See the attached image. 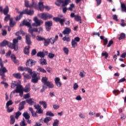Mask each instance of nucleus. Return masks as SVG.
<instances>
[{"label": "nucleus", "instance_id": "nucleus-1", "mask_svg": "<svg viewBox=\"0 0 126 126\" xmlns=\"http://www.w3.org/2000/svg\"><path fill=\"white\" fill-rule=\"evenodd\" d=\"M6 45L11 49H14L15 51L18 50V41L16 39L13 40V43L8 42V41L6 40H4L0 43V47H4V46H6Z\"/></svg>", "mask_w": 126, "mask_h": 126}, {"label": "nucleus", "instance_id": "nucleus-2", "mask_svg": "<svg viewBox=\"0 0 126 126\" xmlns=\"http://www.w3.org/2000/svg\"><path fill=\"white\" fill-rule=\"evenodd\" d=\"M21 84V82H20V81H19L18 82V84L17 85L16 89L11 93V96H13L15 93H19V96H20V97H23L24 92L23 87H22Z\"/></svg>", "mask_w": 126, "mask_h": 126}, {"label": "nucleus", "instance_id": "nucleus-3", "mask_svg": "<svg viewBox=\"0 0 126 126\" xmlns=\"http://www.w3.org/2000/svg\"><path fill=\"white\" fill-rule=\"evenodd\" d=\"M31 36L29 34L26 35V43L29 46H26L24 49V53L25 55L29 54V50H30V46L31 45V40L30 39Z\"/></svg>", "mask_w": 126, "mask_h": 126}, {"label": "nucleus", "instance_id": "nucleus-4", "mask_svg": "<svg viewBox=\"0 0 126 126\" xmlns=\"http://www.w3.org/2000/svg\"><path fill=\"white\" fill-rule=\"evenodd\" d=\"M23 14H28V15H33L34 14V11L33 10H30L28 11V9L27 8L23 11V12H21L19 16H17L16 17V20L18 21L20 20L21 17Z\"/></svg>", "mask_w": 126, "mask_h": 126}, {"label": "nucleus", "instance_id": "nucleus-5", "mask_svg": "<svg viewBox=\"0 0 126 126\" xmlns=\"http://www.w3.org/2000/svg\"><path fill=\"white\" fill-rule=\"evenodd\" d=\"M38 17L43 20H47L49 18H53V15L48 13H42L38 14Z\"/></svg>", "mask_w": 126, "mask_h": 126}, {"label": "nucleus", "instance_id": "nucleus-6", "mask_svg": "<svg viewBox=\"0 0 126 126\" xmlns=\"http://www.w3.org/2000/svg\"><path fill=\"white\" fill-rule=\"evenodd\" d=\"M33 21L35 23H32V26H33L34 27H38V26H41L42 24H43V21L41 20H39L37 17H35L33 18Z\"/></svg>", "mask_w": 126, "mask_h": 126}, {"label": "nucleus", "instance_id": "nucleus-7", "mask_svg": "<svg viewBox=\"0 0 126 126\" xmlns=\"http://www.w3.org/2000/svg\"><path fill=\"white\" fill-rule=\"evenodd\" d=\"M32 76V83H38V81H39V79H40V77L37 75V73L36 72H32V74L31 75Z\"/></svg>", "mask_w": 126, "mask_h": 126}, {"label": "nucleus", "instance_id": "nucleus-8", "mask_svg": "<svg viewBox=\"0 0 126 126\" xmlns=\"http://www.w3.org/2000/svg\"><path fill=\"white\" fill-rule=\"evenodd\" d=\"M38 5L39 9L40 11H44V8H45V9H47V10H50V7L48 6H44V3L42 1L39 2Z\"/></svg>", "mask_w": 126, "mask_h": 126}, {"label": "nucleus", "instance_id": "nucleus-9", "mask_svg": "<svg viewBox=\"0 0 126 126\" xmlns=\"http://www.w3.org/2000/svg\"><path fill=\"white\" fill-rule=\"evenodd\" d=\"M29 21L30 22L27 21L26 20H24L23 21V23L21 24L20 26H23V25H25L30 28L31 27V23L32 22V21H31V20H29Z\"/></svg>", "mask_w": 126, "mask_h": 126}, {"label": "nucleus", "instance_id": "nucleus-10", "mask_svg": "<svg viewBox=\"0 0 126 126\" xmlns=\"http://www.w3.org/2000/svg\"><path fill=\"white\" fill-rule=\"evenodd\" d=\"M48 39L50 44H51V45H54V44H55V42H56V41H58L59 39V36L56 35L55 37H52Z\"/></svg>", "mask_w": 126, "mask_h": 126}, {"label": "nucleus", "instance_id": "nucleus-11", "mask_svg": "<svg viewBox=\"0 0 126 126\" xmlns=\"http://www.w3.org/2000/svg\"><path fill=\"white\" fill-rule=\"evenodd\" d=\"M35 63L36 62L32 59H29L27 61L26 65L27 66L31 67L32 65H34V64H35Z\"/></svg>", "mask_w": 126, "mask_h": 126}, {"label": "nucleus", "instance_id": "nucleus-12", "mask_svg": "<svg viewBox=\"0 0 126 126\" xmlns=\"http://www.w3.org/2000/svg\"><path fill=\"white\" fill-rule=\"evenodd\" d=\"M54 81L57 87H61L62 86V83H61V79L60 78L56 77Z\"/></svg>", "mask_w": 126, "mask_h": 126}, {"label": "nucleus", "instance_id": "nucleus-13", "mask_svg": "<svg viewBox=\"0 0 126 126\" xmlns=\"http://www.w3.org/2000/svg\"><path fill=\"white\" fill-rule=\"evenodd\" d=\"M71 32V30L69 28H65L62 32L63 35H68Z\"/></svg>", "mask_w": 126, "mask_h": 126}, {"label": "nucleus", "instance_id": "nucleus-14", "mask_svg": "<svg viewBox=\"0 0 126 126\" xmlns=\"http://www.w3.org/2000/svg\"><path fill=\"white\" fill-rule=\"evenodd\" d=\"M7 71V69L5 67H3V65H1V68H0V75L4 74L5 72Z\"/></svg>", "mask_w": 126, "mask_h": 126}, {"label": "nucleus", "instance_id": "nucleus-15", "mask_svg": "<svg viewBox=\"0 0 126 126\" xmlns=\"http://www.w3.org/2000/svg\"><path fill=\"white\" fill-rule=\"evenodd\" d=\"M26 104V101H23L19 104V110L22 111V110H23L24 109V105Z\"/></svg>", "mask_w": 126, "mask_h": 126}, {"label": "nucleus", "instance_id": "nucleus-16", "mask_svg": "<svg viewBox=\"0 0 126 126\" xmlns=\"http://www.w3.org/2000/svg\"><path fill=\"white\" fill-rule=\"evenodd\" d=\"M31 90V89H30V84H28L25 88H23V91L24 92H26L27 93L28 92H29Z\"/></svg>", "mask_w": 126, "mask_h": 126}, {"label": "nucleus", "instance_id": "nucleus-17", "mask_svg": "<svg viewBox=\"0 0 126 126\" xmlns=\"http://www.w3.org/2000/svg\"><path fill=\"white\" fill-rule=\"evenodd\" d=\"M30 8H35V9H39V7L37 5V3L34 1H32V3L30 4Z\"/></svg>", "mask_w": 126, "mask_h": 126}, {"label": "nucleus", "instance_id": "nucleus-18", "mask_svg": "<svg viewBox=\"0 0 126 126\" xmlns=\"http://www.w3.org/2000/svg\"><path fill=\"white\" fill-rule=\"evenodd\" d=\"M11 59L12 61L15 63L16 64H18V61L16 60V57H15V55L12 54L11 56Z\"/></svg>", "mask_w": 126, "mask_h": 126}, {"label": "nucleus", "instance_id": "nucleus-19", "mask_svg": "<svg viewBox=\"0 0 126 126\" xmlns=\"http://www.w3.org/2000/svg\"><path fill=\"white\" fill-rule=\"evenodd\" d=\"M23 116L26 120H29V119H30V115L27 112H24L23 114Z\"/></svg>", "mask_w": 126, "mask_h": 126}, {"label": "nucleus", "instance_id": "nucleus-20", "mask_svg": "<svg viewBox=\"0 0 126 126\" xmlns=\"http://www.w3.org/2000/svg\"><path fill=\"white\" fill-rule=\"evenodd\" d=\"M9 11V8L7 6H6L3 9V12L4 15H7V13H8Z\"/></svg>", "mask_w": 126, "mask_h": 126}, {"label": "nucleus", "instance_id": "nucleus-21", "mask_svg": "<svg viewBox=\"0 0 126 126\" xmlns=\"http://www.w3.org/2000/svg\"><path fill=\"white\" fill-rule=\"evenodd\" d=\"M29 33H34V32H36V28H32V26H31L28 30Z\"/></svg>", "mask_w": 126, "mask_h": 126}, {"label": "nucleus", "instance_id": "nucleus-22", "mask_svg": "<svg viewBox=\"0 0 126 126\" xmlns=\"http://www.w3.org/2000/svg\"><path fill=\"white\" fill-rule=\"evenodd\" d=\"M45 84L48 88H54V85L50 81H48Z\"/></svg>", "mask_w": 126, "mask_h": 126}, {"label": "nucleus", "instance_id": "nucleus-23", "mask_svg": "<svg viewBox=\"0 0 126 126\" xmlns=\"http://www.w3.org/2000/svg\"><path fill=\"white\" fill-rule=\"evenodd\" d=\"M40 64L41 65H46L47 64V60L44 59H41L40 60Z\"/></svg>", "mask_w": 126, "mask_h": 126}, {"label": "nucleus", "instance_id": "nucleus-24", "mask_svg": "<svg viewBox=\"0 0 126 126\" xmlns=\"http://www.w3.org/2000/svg\"><path fill=\"white\" fill-rule=\"evenodd\" d=\"M13 76H14L15 78H17V79H20V78H21V74H20V73H19L13 74Z\"/></svg>", "mask_w": 126, "mask_h": 126}, {"label": "nucleus", "instance_id": "nucleus-25", "mask_svg": "<svg viewBox=\"0 0 126 126\" xmlns=\"http://www.w3.org/2000/svg\"><path fill=\"white\" fill-rule=\"evenodd\" d=\"M44 45L45 47H47V46H49V45H50V42L49 38L48 39L44 38Z\"/></svg>", "mask_w": 126, "mask_h": 126}, {"label": "nucleus", "instance_id": "nucleus-26", "mask_svg": "<svg viewBox=\"0 0 126 126\" xmlns=\"http://www.w3.org/2000/svg\"><path fill=\"white\" fill-rule=\"evenodd\" d=\"M9 25L10 27H13L14 25H15V22H13V19L12 18H11L9 19Z\"/></svg>", "mask_w": 126, "mask_h": 126}, {"label": "nucleus", "instance_id": "nucleus-27", "mask_svg": "<svg viewBox=\"0 0 126 126\" xmlns=\"http://www.w3.org/2000/svg\"><path fill=\"white\" fill-rule=\"evenodd\" d=\"M13 104V102H12V100H10L7 102L6 103L5 108H9V106H11Z\"/></svg>", "mask_w": 126, "mask_h": 126}, {"label": "nucleus", "instance_id": "nucleus-28", "mask_svg": "<svg viewBox=\"0 0 126 126\" xmlns=\"http://www.w3.org/2000/svg\"><path fill=\"white\" fill-rule=\"evenodd\" d=\"M37 41L41 42L42 41H44L45 40V38L44 37H42L41 36L37 35L36 37Z\"/></svg>", "mask_w": 126, "mask_h": 126}, {"label": "nucleus", "instance_id": "nucleus-29", "mask_svg": "<svg viewBox=\"0 0 126 126\" xmlns=\"http://www.w3.org/2000/svg\"><path fill=\"white\" fill-rule=\"evenodd\" d=\"M70 0H64L62 2V6H65V5H67L68 3H69Z\"/></svg>", "mask_w": 126, "mask_h": 126}, {"label": "nucleus", "instance_id": "nucleus-30", "mask_svg": "<svg viewBox=\"0 0 126 126\" xmlns=\"http://www.w3.org/2000/svg\"><path fill=\"white\" fill-rule=\"evenodd\" d=\"M50 121H52V118L49 117H46L44 120V123H45V124H47V123H49Z\"/></svg>", "mask_w": 126, "mask_h": 126}, {"label": "nucleus", "instance_id": "nucleus-31", "mask_svg": "<svg viewBox=\"0 0 126 126\" xmlns=\"http://www.w3.org/2000/svg\"><path fill=\"white\" fill-rule=\"evenodd\" d=\"M37 71H39L40 72H43V73H46V72H47V71H46V70L40 66H38V68H37Z\"/></svg>", "mask_w": 126, "mask_h": 126}, {"label": "nucleus", "instance_id": "nucleus-32", "mask_svg": "<svg viewBox=\"0 0 126 126\" xmlns=\"http://www.w3.org/2000/svg\"><path fill=\"white\" fill-rule=\"evenodd\" d=\"M18 84V83H17L15 81L12 82L11 85V88H13V89H14L15 87H17Z\"/></svg>", "mask_w": 126, "mask_h": 126}, {"label": "nucleus", "instance_id": "nucleus-33", "mask_svg": "<svg viewBox=\"0 0 126 126\" xmlns=\"http://www.w3.org/2000/svg\"><path fill=\"white\" fill-rule=\"evenodd\" d=\"M10 125H13V124H14V123H15V118H14V117H13V115H11L10 117Z\"/></svg>", "mask_w": 126, "mask_h": 126}, {"label": "nucleus", "instance_id": "nucleus-34", "mask_svg": "<svg viewBox=\"0 0 126 126\" xmlns=\"http://www.w3.org/2000/svg\"><path fill=\"white\" fill-rule=\"evenodd\" d=\"M63 40L65 42H70V38L68 36H65L63 38Z\"/></svg>", "mask_w": 126, "mask_h": 126}, {"label": "nucleus", "instance_id": "nucleus-35", "mask_svg": "<svg viewBox=\"0 0 126 126\" xmlns=\"http://www.w3.org/2000/svg\"><path fill=\"white\" fill-rule=\"evenodd\" d=\"M36 32L38 33V34H41V33H43V28L39 27L36 28Z\"/></svg>", "mask_w": 126, "mask_h": 126}, {"label": "nucleus", "instance_id": "nucleus-36", "mask_svg": "<svg viewBox=\"0 0 126 126\" xmlns=\"http://www.w3.org/2000/svg\"><path fill=\"white\" fill-rule=\"evenodd\" d=\"M63 51L64 54H65V55H68L69 53V50H68V48L67 47H63Z\"/></svg>", "mask_w": 126, "mask_h": 126}, {"label": "nucleus", "instance_id": "nucleus-37", "mask_svg": "<svg viewBox=\"0 0 126 126\" xmlns=\"http://www.w3.org/2000/svg\"><path fill=\"white\" fill-rule=\"evenodd\" d=\"M39 104L40 105H43V108H44V109H46V108H47V102H46V101H39Z\"/></svg>", "mask_w": 126, "mask_h": 126}, {"label": "nucleus", "instance_id": "nucleus-38", "mask_svg": "<svg viewBox=\"0 0 126 126\" xmlns=\"http://www.w3.org/2000/svg\"><path fill=\"white\" fill-rule=\"evenodd\" d=\"M25 71H28L29 73H30V75H32L33 74V72H32V69L28 67H26Z\"/></svg>", "mask_w": 126, "mask_h": 126}, {"label": "nucleus", "instance_id": "nucleus-39", "mask_svg": "<svg viewBox=\"0 0 126 126\" xmlns=\"http://www.w3.org/2000/svg\"><path fill=\"white\" fill-rule=\"evenodd\" d=\"M27 102L29 104V105H33V103H34V99L30 98L27 100Z\"/></svg>", "mask_w": 126, "mask_h": 126}, {"label": "nucleus", "instance_id": "nucleus-40", "mask_svg": "<svg viewBox=\"0 0 126 126\" xmlns=\"http://www.w3.org/2000/svg\"><path fill=\"white\" fill-rule=\"evenodd\" d=\"M20 126H27V124L25 123V119L24 118L23 119V121H22L20 123Z\"/></svg>", "mask_w": 126, "mask_h": 126}, {"label": "nucleus", "instance_id": "nucleus-41", "mask_svg": "<svg viewBox=\"0 0 126 126\" xmlns=\"http://www.w3.org/2000/svg\"><path fill=\"white\" fill-rule=\"evenodd\" d=\"M37 57H40V58H44L45 57V54H44V52H39L37 54Z\"/></svg>", "mask_w": 126, "mask_h": 126}, {"label": "nucleus", "instance_id": "nucleus-42", "mask_svg": "<svg viewBox=\"0 0 126 126\" xmlns=\"http://www.w3.org/2000/svg\"><path fill=\"white\" fill-rule=\"evenodd\" d=\"M121 8L123 12H124V11H126V6L125 3H121Z\"/></svg>", "mask_w": 126, "mask_h": 126}, {"label": "nucleus", "instance_id": "nucleus-43", "mask_svg": "<svg viewBox=\"0 0 126 126\" xmlns=\"http://www.w3.org/2000/svg\"><path fill=\"white\" fill-rule=\"evenodd\" d=\"M71 45L73 48H75V47L77 46V42L72 39Z\"/></svg>", "mask_w": 126, "mask_h": 126}, {"label": "nucleus", "instance_id": "nucleus-44", "mask_svg": "<svg viewBox=\"0 0 126 126\" xmlns=\"http://www.w3.org/2000/svg\"><path fill=\"white\" fill-rule=\"evenodd\" d=\"M74 19L76 21H81V17L78 15H76Z\"/></svg>", "mask_w": 126, "mask_h": 126}, {"label": "nucleus", "instance_id": "nucleus-45", "mask_svg": "<svg viewBox=\"0 0 126 126\" xmlns=\"http://www.w3.org/2000/svg\"><path fill=\"white\" fill-rule=\"evenodd\" d=\"M41 81L44 84H46L48 82V78L46 77H43L41 79Z\"/></svg>", "mask_w": 126, "mask_h": 126}, {"label": "nucleus", "instance_id": "nucleus-46", "mask_svg": "<svg viewBox=\"0 0 126 126\" xmlns=\"http://www.w3.org/2000/svg\"><path fill=\"white\" fill-rule=\"evenodd\" d=\"M7 113H11L14 110V108L13 107H6Z\"/></svg>", "mask_w": 126, "mask_h": 126}, {"label": "nucleus", "instance_id": "nucleus-47", "mask_svg": "<svg viewBox=\"0 0 126 126\" xmlns=\"http://www.w3.org/2000/svg\"><path fill=\"white\" fill-rule=\"evenodd\" d=\"M53 25V22L51 21H47L45 22V26L51 27Z\"/></svg>", "mask_w": 126, "mask_h": 126}, {"label": "nucleus", "instance_id": "nucleus-48", "mask_svg": "<svg viewBox=\"0 0 126 126\" xmlns=\"http://www.w3.org/2000/svg\"><path fill=\"white\" fill-rule=\"evenodd\" d=\"M21 115V113L19 111H18L17 112L15 113V118L17 120H18V118H19V116Z\"/></svg>", "mask_w": 126, "mask_h": 126}, {"label": "nucleus", "instance_id": "nucleus-49", "mask_svg": "<svg viewBox=\"0 0 126 126\" xmlns=\"http://www.w3.org/2000/svg\"><path fill=\"white\" fill-rule=\"evenodd\" d=\"M59 120L56 119L53 124V126H59Z\"/></svg>", "mask_w": 126, "mask_h": 126}, {"label": "nucleus", "instance_id": "nucleus-50", "mask_svg": "<svg viewBox=\"0 0 126 126\" xmlns=\"http://www.w3.org/2000/svg\"><path fill=\"white\" fill-rule=\"evenodd\" d=\"M46 115V116H49V117H54L55 116L51 111H47Z\"/></svg>", "mask_w": 126, "mask_h": 126}, {"label": "nucleus", "instance_id": "nucleus-51", "mask_svg": "<svg viewBox=\"0 0 126 126\" xmlns=\"http://www.w3.org/2000/svg\"><path fill=\"white\" fill-rule=\"evenodd\" d=\"M65 22V19H60L59 21L60 23L62 26H63L64 22Z\"/></svg>", "mask_w": 126, "mask_h": 126}, {"label": "nucleus", "instance_id": "nucleus-52", "mask_svg": "<svg viewBox=\"0 0 126 126\" xmlns=\"http://www.w3.org/2000/svg\"><path fill=\"white\" fill-rule=\"evenodd\" d=\"M25 5L26 7H30V4H29V1L27 0H25Z\"/></svg>", "mask_w": 126, "mask_h": 126}, {"label": "nucleus", "instance_id": "nucleus-53", "mask_svg": "<svg viewBox=\"0 0 126 126\" xmlns=\"http://www.w3.org/2000/svg\"><path fill=\"white\" fill-rule=\"evenodd\" d=\"M102 57H105V59H107L109 56V54L107 52L102 53H101Z\"/></svg>", "mask_w": 126, "mask_h": 126}, {"label": "nucleus", "instance_id": "nucleus-54", "mask_svg": "<svg viewBox=\"0 0 126 126\" xmlns=\"http://www.w3.org/2000/svg\"><path fill=\"white\" fill-rule=\"evenodd\" d=\"M113 93L115 95V96H118V95H119V93H120V91L118 90H115L113 91Z\"/></svg>", "mask_w": 126, "mask_h": 126}, {"label": "nucleus", "instance_id": "nucleus-55", "mask_svg": "<svg viewBox=\"0 0 126 126\" xmlns=\"http://www.w3.org/2000/svg\"><path fill=\"white\" fill-rule=\"evenodd\" d=\"M20 34H22V35H24V32L22 30H20V32H18L16 33V36H19Z\"/></svg>", "mask_w": 126, "mask_h": 126}, {"label": "nucleus", "instance_id": "nucleus-56", "mask_svg": "<svg viewBox=\"0 0 126 126\" xmlns=\"http://www.w3.org/2000/svg\"><path fill=\"white\" fill-rule=\"evenodd\" d=\"M10 19V15L9 14H7L6 16L5 17L4 20V21H8Z\"/></svg>", "mask_w": 126, "mask_h": 126}, {"label": "nucleus", "instance_id": "nucleus-57", "mask_svg": "<svg viewBox=\"0 0 126 126\" xmlns=\"http://www.w3.org/2000/svg\"><path fill=\"white\" fill-rule=\"evenodd\" d=\"M74 90H77L78 89V84L77 83H75L73 86Z\"/></svg>", "mask_w": 126, "mask_h": 126}, {"label": "nucleus", "instance_id": "nucleus-58", "mask_svg": "<svg viewBox=\"0 0 126 126\" xmlns=\"http://www.w3.org/2000/svg\"><path fill=\"white\" fill-rule=\"evenodd\" d=\"M126 37V34L124 33H122L120 35V37L119 38V40H122V39L125 38Z\"/></svg>", "mask_w": 126, "mask_h": 126}, {"label": "nucleus", "instance_id": "nucleus-59", "mask_svg": "<svg viewBox=\"0 0 126 126\" xmlns=\"http://www.w3.org/2000/svg\"><path fill=\"white\" fill-rule=\"evenodd\" d=\"M24 99H28V98H30V94L28 93L27 94H25L23 96Z\"/></svg>", "mask_w": 126, "mask_h": 126}, {"label": "nucleus", "instance_id": "nucleus-60", "mask_svg": "<svg viewBox=\"0 0 126 126\" xmlns=\"http://www.w3.org/2000/svg\"><path fill=\"white\" fill-rule=\"evenodd\" d=\"M47 88H48V87L47 86V85L45 84H44V85H43V88L41 90V92H44L45 89H47Z\"/></svg>", "mask_w": 126, "mask_h": 126}, {"label": "nucleus", "instance_id": "nucleus-61", "mask_svg": "<svg viewBox=\"0 0 126 126\" xmlns=\"http://www.w3.org/2000/svg\"><path fill=\"white\" fill-rule=\"evenodd\" d=\"M24 77H25L26 79H30L31 78V76L28 74H27L24 75Z\"/></svg>", "mask_w": 126, "mask_h": 126}, {"label": "nucleus", "instance_id": "nucleus-62", "mask_svg": "<svg viewBox=\"0 0 126 126\" xmlns=\"http://www.w3.org/2000/svg\"><path fill=\"white\" fill-rule=\"evenodd\" d=\"M53 20L56 21V22H60V20H61V18L60 17H54L53 18Z\"/></svg>", "mask_w": 126, "mask_h": 126}, {"label": "nucleus", "instance_id": "nucleus-63", "mask_svg": "<svg viewBox=\"0 0 126 126\" xmlns=\"http://www.w3.org/2000/svg\"><path fill=\"white\" fill-rule=\"evenodd\" d=\"M73 40V41H74L75 42H80V38L78 37H75Z\"/></svg>", "mask_w": 126, "mask_h": 126}, {"label": "nucleus", "instance_id": "nucleus-64", "mask_svg": "<svg viewBox=\"0 0 126 126\" xmlns=\"http://www.w3.org/2000/svg\"><path fill=\"white\" fill-rule=\"evenodd\" d=\"M117 56H120V51H117V55H115L113 56V59H114V61H116Z\"/></svg>", "mask_w": 126, "mask_h": 126}]
</instances>
